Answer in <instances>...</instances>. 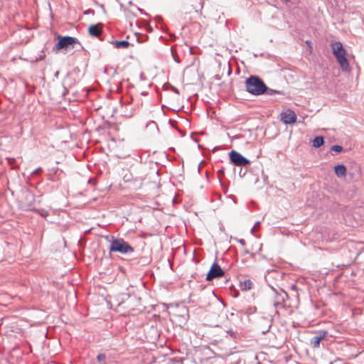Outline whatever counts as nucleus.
Listing matches in <instances>:
<instances>
[{"instance_id":"obj_1","label":"nucleus","mask_w":364,"mask_h":364,"mask_svg":"<svg viewBox=\"0 0 364 364\" xmlns=\"http://www.w3.org/2000/svg\"><path fill=\"white\" fill-rule=\"evenodd\" d=\"M246 90L253 95H261L265 93L267 86L264 81L257 75H250L245 80Z\"/></svg>"},{"instance_id":"obj_2","label":"nucleus","mask_w":364,"mask_h":364,"mask_svg":"<svg viewBox=\"0 0 364 364\" xmlns=\"http://www.w3.org/2000/svg\"><path fill=\"white\" fill-rule=\"evenodd\" d=\"M333 54L336 58L343 70H349V63L346 57V50L343 44L340 41H337L332 44Z\"/></svg>"},{"instance_id":"obj_3","label":"nucleus","mask_w":364,"mask_h":364,"mask_svg":"<svg viewBox=\"0 0 364 364\" xmlns=\"http://www.w3.org/2000/svg\"><path fill=\"white\" fill-rule=\"evenodd\" d=\"M112 237V240L109 247V252H119L124 255L134 252V247L124 239Z\"/></svg>"},{"instance_id":"obj_4","label":"nucleus","mask_w":364,"mask_h":364,"mask_svg":"<svg viewBox=\"0 0 364 364\" xmlns=\"http://www.w3.org/2000/svg\"><path fill=\"white\" fill-rule=\"evenodd\" d=\"M58 42L53 47V51L55 53L61 50H68L74 48V45L79 43L78 40L72 36H57Z\"/></svg>"},{"instance_id":"obj_5","label":"nucleus","mask_w":364,"mask_h":364,"mask_svg":"<svg viewBox=\"0 0 364 364\" xmlns=\"http://www.w3.org/2000/svg\"><path fill=\"white\" fill-rule=\"evenodd\" d=\"M227 147L215 146L213 149V152L220 151V154L218 156L220 158H226L228 156L229 159H247L245 156L235 150H232L229 153H227Z\"/></svg>"},{"instance_id":"obj_6","label":"nucleus","mask_w":364,"mask_h":364,"mask_svg":"<svg viewBox=\"0 0 364 364\" xmlns=\"http://www.w3.org/2000/svg\"><path fill=\"white\" fill-rule=\"evenodd\" d=\"M224 275V271L221 269V267L218 264L217 262H214L208 274H206L205 279L208 282H210L216 278H220Z\"/></svg>"},{"instance_id":"obj_7","label":"nucleus","mask_w":364,"mask_h":364,"mask_svg":"<svg viewBox=\"0 0 364 364\" xmlns=\"http://www.w3.org/2000/svg\"><path fill=\"white\" fill-rule=\"evenodd\" d=\"M316 336L310 339L309 344L313 348H318L320 347V343L324 340L328 336V331L325 330L319 331L316 333Z\"/></svg>"},{"instance_id":"obj_8","label":"nucleus","mask_w":364,"mask_h":364,"mask_svg":"<svg viewBox=\"0 0 364 364\" xmlns=\"http://www.w3.org/2000/svg\"><path fill=\"white\" fill-rule=\"evenodd\" d=\"M288 296L285 291L278 293L275 291V300L273 305L275 308V312L278 313V309L284 308L286 298Z\"/></svg>"},{"instance_id":"obj_9","label":"nucleus","mask_w":364,"mask_h":364,"mask_svg":"<svg viewBox=\"0 0 364 364\" xmlns=\"http://www.w3.org/2000/svg\"><path fill=\"white\" fill-rule=\"evenodd\" d=\"M250 161H230V163L235 166L234 168V172H237V170L236 167H239L238 173L240 177H243L247 173V169L243 171L242 167H246L250 164Z\"/></svg>"},{"instance_id":"obj_10","label":"nucleus","mask_w":364,"mask_h":364,"mask_svg":"<svg viewBox=\"0 0 364 364\" xmlns=\"http://www.w3.org/2000/svg\"><path fill=\"white\" fill-rule=\"evenodd\" d=\"M281 120L286 124H294L296 121V115L293 111L288 110L281 114Z\"/></svg>"},{"instance_id":"obj_11","label":"nucleus","mask_w":364,"mask_h":364,"mask_svg":"<svg viewBox=\"0 0 364 364\" xmlns=\"http://www.w3.org/2000/svg\"><path fill=\"white\" fill-rule=\"evenodd\" d=\"M102 24L99 23L91 25L88 28L89 34L92 37L98 38L102 33Z\"/></svg>"},{"instance_id":"obj_12","label":"nucleus","mask_w":364,"mask_h":364,"mask_svg":"<svg viewBox=\"0 0 364 364\" xmlns=\"http://www.w3.org/2000/svg\"><path fill=\"white\" fill-rule=\"evenodd\" d=\"M334 170L338 177H344L346 174V168L343 164H338L335 166Z\"/></svg>"},{"instance_id":"obj_13","label":"nucleus","mask_w":364,"mask_h":364,"mask_svg":"<svg viewBox=\"0 0 364 364\" xmlns=\"http://www.w3.org/2000/svg\"><path fill=\"white\" fill-rule=\"evenodd\" d=\"M323 144L324 139L322 136H317L312 141V146L315 148L321 147Z\"/></svg>"},{"instance_id":"obj_14","label":"nucleus","mask_w":364,"mask_h":364,"mask_svg":"<svg viewBox=\"0 0 364 364\" xmlns=\"http://www.w3.org/2000/svg\"><path fill=\"white\" fill-rule=\"evenodd\" d=\"M129 42L125 40L114 41V45L117 48H127L129 47Z\"/></svg>"},{"instance_id":"obj_15","label":"nucleus","mask_w":364,"mask_h":364,"mask_svg":"<svg viewBox=\"0 0 364 364\" xmlns=\"http://www.w3.org/2000/svg\"><path fill=\"white\" fill-rule=\"evenodd\" d=\"M97 360L99 364H113L112 362L107 361V356L105 353H100L97 356Z\"/></svg>"},{"instance_id":"obj_16","label":"nucleus","mask_w":364,"mask_h":364,"mask_svg":"<svg viewBox=\"0 0 364 364\" xmlns=\"http://www.w3.org/2000/svg\"><path fill=\"white\" fill-rule=\"evenodd\" d=\"M242 290H250L252 288L253 284L250 279H246L240 284Z\"/></svg>"},{"instance_id":"obj_17","label":"nucleus","mask_w":364,"mask_h":364,"mask_svg":"<svg viewBox=\"0 0 364 364\" xmlns=\"http://www.w3.org/2000/svg\"><path fill=\"white\" fill-rule=\"evenodd\" d=\"M266 95H269V96H272V95H284V92L282 90H274V89H271V88H269L267 87V90L265 91V93Z\"/></svg>"},{"instance_id":"obj_18","label":"nucleus","mask_w":364,"mask_h":364,"mask_svg":"<svg viewBox=\"0 0 364 364\" xmlns=\"http://www.w3.org/2000/svg\"><path fill=\"white\" fill-rule=\"evenodd\" d=\"M331 151L338 153L343 150V147L340 145H333L330 148Z\"/></svg>"},{"instance_id":"obj_19","label":"nucleus","mask_w":364,"mask_h":364,"mask_svg":"<svg viewBox=\"0 0 364 364\" xmlns=\"http://www.w3.org/2000/svg\"><path fill=\"white\" fill-rule=\"evenodd\" d=\"M39 213L43 218H45L49 215L48 212L44 210H41Z\"/></svg>"},{"instance_id":"obj_20","label":"nucleus","mask_w":364,"mask_h":364,"mask_svg":"<svg viewBox=\"0 0 364 364\" xmlns=\"http://www.w3.org/2000/svg\"><path fill=\"white\" fill-rule=\"evenodd\" d=\"M237 242H239L241 245L245 246L246 244V242L244 239H235Z\"/></svg>"},{"instance_id":"obj_21","label":"nucleus","mask_w":364,"mask_h":364,"mask_svg":"<svg viewBox=\"0 0 364 364\" xmlns=\"http://www.w3.org/2000/svg\"><path fill=\"white\" fill-rule=\"evenodd\" d=\"M259 225H260V222L259 221H257L254 225V227L251 229V232L253 233V231L256 228H258L259 227Z\"/></svg>"},{"instance_id":"obj_22","label":"nucleus","mask_w":364,"mask_h":364,"mask_svg":"<svg viewBox=\"0 0 364 364\" xmlns=\"http://www.w3.org/2000/svg\"><path fill=\"white\" fill-rule=\"evenodd\" d=\"M160 157L161 159H168V156L165 152L161 153Z\"/></svg>"},{"instance_id":"obj_23","label":"nucleus","mask_w":364,"mask_h":364,"mask_svg":"<svg viewBox=\"0 0 364 364\" xmlns=\"http://www.w3.org/2000/svg\"><path fill=\"white\" fill-rule=\"evenodd\" d=\"M150 125H154V126H155V127H157L156 123L155 122H154V121H150V122L148 123L147 126H150Z\"/></svg>"},{"instance_id":"obj_24","label":"nucleus","mask_w":364,"mask_h":364,"mask_svg":"<svg viewBox=\"0 0 364 364\" xmlns=\"http://www.w3.org/2000/svg\"><path fill=\"white\" fill-rule=\"evenodd\" d=\"M138 9H139V11H140V13H141V14L145 15V16H147V15H148V14H146V13L143 9H139V8Z\"/></svg>"},{"instance_id":"obj_25","label":"nucleus","mask_w":364,"mask_h":364,"mask_svg":"<svg viewBox=\"0 0 364 364\" xmlns=\"http://www.w3.org/2000/svg\"><path fill=\"white\" fill-rule=\"evenodd\" d=\"M88 183H95V179H92V178L89 179Z\"/></svg>"},{"instance_id":"obj_26","label":"nucleus","mask_w":364,"mask_h":364,"mask_svg":"<svg viewBox=\"0 0 364 364\" xmlns=\"http://www.w3.org/2000/svg\"><path fill=\"white\" fill-rule=\"evenodd\" d=\"M205 161H206L201 160V161H200V164H199V166H198L200 167V166L201 164H205Z\"/></svg>"},{"instance_id":"obj_27","label":"nucleus","mask_w":364,"mask_h":364,"mask_svg":"<svg viewBox=\"0 0 364 364\" xmlns=\"http://www.w3.org/2000/svg\"><path fill=\"white\" fill-rule=\"evenodd\" d=\"M244 252H245V254H250V251H249V250H245L244 251Z\"/></svg>"},{"instance_id":"obj_28","label":"nucleus","mask_w":364,"mask_h":364,"mask_svg":"<svg viewBox=\"0 0 364 364\" xmlns=\"http://www.w3.org/2000/svg\"><path fill=\"white\" fill-rule=\"evenodd\" d=\"M5 159L9 160V159H15L14 158H11V157H6Z\"/></svg>"},{"instance_id":"obj_29","label":"nucleus","mask_w":364,"mask_h":364,"mask_svg":"<svg viewBox=\"0 0 364 364\" xmlns=\"http://www.w3.org/2000/svg\"><path fill=\"white\" fill-rule=\"evenodd\" d=\"M174 60H175L176 62H177V63H179V60H178V58H176L175 57H174Z\"/></svg>"},{"instance_id":"obj_30","label":"nucleus","mask_w":364,"mask_h":364,"mask_svg":"<svg viewBox=\"0 0 364 364\" xmlns=\"http://www.w3.org/2000/svg\"><path fill=\"white\" fill-rule=\"evenodd\" d=\"M174 91H175V92L178 93V89L174 88Z\"/></svg>"},{"instance_id":"obj_31","label":"nucleus","mask_w":364,"mask_h":364,"mask_svg":"<svg viewBox=\"0 0 364 364\" xmlns=\"http://www.w3.org/2000/svg\"><path fill=\"white\" fill-rule=\"evenodd\" d=\"M231 73V70L230 68H229V70H228V75H230Z\"/></svg>"},{"instance_id":"obj_32","label":"nucleus","mask_w":364,"mask_h":364,"mask_svg":"<svg viewBox=\"0 0 364 364\" xmlns=\"http://www.w3.org/2000/svg\"><path fill=\"white\" fill-rule=\"evenodd\" d=\"M87 168H88L89 169H90V168H91V165H90V164H87Z\"/></svg>"},{"instance_id":"obj_33","label":"nucleus","mask_w":364,"mask_h":364,"mask_svg":"<svg viewBox=\"0 0 364 364\" xmlns=\"http://www.w3.org/2000/svg\"><path fill=\"white\" fill-rule=\"evenodd\" d=\"M89 11H90V10H87V11L85 12V14H89Z\"/></svg>"},{"instance_id":"obj_34","label":"nucleus","mask_w":364,"mask_h":364,"mask_svg":"<svg viewBox=\"0 0 364 364\" xmlns=\"http://www.w3.org/2000/svg\"><path fill=\"white\" fill-rule=\"evenodd\" d=\"M40 170H41V168H37V169L35 171V172H38V171H40Z\"/></svg>"},{"instance_id":"obj_35","label":"nucleus","mask_w":364,"mask_h":364,"mask_svg":"<svg viewBox=\"0 0 364 364\" xmlns=\"http://www.w3.org/2000/svg\"><path fill=\"white\" fill-rule=\"evenodd\" d=\"M126 181H129V177H127V179H125Z\"/></svg>"},{"instance_id":"obj_36","label":"nucleus","mask_w":364,"mask_h":364,"mask_svg":"<svg viewBox=\"0 0 364 364\" xmlns=\"http://www.w3.org/2000/svg\"><path fill=\"white\" fill-rule=\"evenodd\" d=\"M126 181H129V177H127V179H125Z\"/></svg>"},{"instance_id":"obj_37","label":"nucleus","mask_w":364,"mask_h":364,"mask_svg":"<svg viewBox=\"0 0 364 364\" xmlns=\"http://www.w3.org/2000/svg\"><path fill=\"white\" fill-rule=\"evenodd\" d=\"M132 114H129V115H127V117H132Z\"/></svg>"}]
</instances>
